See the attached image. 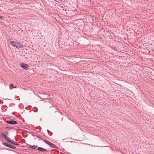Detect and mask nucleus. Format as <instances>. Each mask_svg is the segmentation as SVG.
Returning a JSON list of instances; mask_svg holds the SVG:
<instances>
[{
	"label": "nucleus",
	"instance_id": "nucleus-1",
	"mask_svg": "<svg viewBox=\"0 0 154 154\" xmlns=\"http://www.w3.org/2000/svg\"><path fill=\"white\" fill-rule=\"evenodd\" d=\"M2 143L3 145L8 148H11L13 149H15L16 148V147L15 146L11 145L9 144L6 143L2 142Z\"/></svg>",
	"mask_w": 154,
	"mask_h": 154
},
{
	"label": "nucleus",
	"instance_id": "nucleus-2",
	"mask_svg": "<svg viewBox=\"0 0 154 154\" xmlns=\"http://www.w3.org/2000/svg\"><path fill=\"white\" fill-rule=\"evenodd\" d=\"M20 66L25 70L28 69L29 67V66L28 64L23 63H21Z\"/></svg>",
	"mask_w": 154,
	"mask_h": 154
},
{
	"label": "nucleus",
	"instance_id": "nucleus-3",
	"mask_svg": "<svg viewBox=\"0 0 154 154\" xmlns=\"http://www.w3.org/2000/svg\"><path fill=\"white\" fill-rule=\"evenodd\" d=\"M7 123L11 125H15L17 124V123L16 121L14 120H8L7 121Z\"/></svg>",
	"mask_w": 154,
	"mask_h": 154
},
{
	"label": "nucleus",
	"instance_id": "nucleus-4",
	"mask_svg": "<svg viewBox=\"0 0 154 154\" xmlns=\"http://www.w3.org/2000/svg\"><path fill=\"white\" fill-rule=\"evenodd\" d=\"M37 149L39 151L42 152H46L47 151V150H46L45 149L41 147H38Z\"/></svg>",
	"mask_w": 154,
	"mask_h": 154
},
{
	"label": "nucleus",
	"instance_id": "nucleus-5",
	"mask_svg": "<svg viewBox=\"0 0 154 154\" xmlns=\"http://www.w3.org/2000/svg\"><path fill=\"white\" fill-rule=\"evenodd\" d=\"M16 47L17 48H18V47H20L22 48L23 47L22 44L21 43H20V42H18L17 41V42L16 43Z\"/></svg>",
	"mask_w": 154,
	"mask_h": 154
},
{
	"label": "nucleus",
	"instance_id": "nucleus-6",
	"mask_svg": "<svg viewBox=\"0 0 154 154\" xmlns=\"http://www.w3.org/2000/svg\"><path fill=\"white\" fill-rule=\"evenodd\" d=\"M17 42V41L14 42V41H11L10 42V44L11 45H12L14 47H16V43Z\"/></svg>",
	"mask_w": 154,
	"mask_h": 154
},
{
	"label": "nucleus",
	"instance_id": "nucleus-7",
	"mask_svg": "<svg viewBox=\"0 0 154 154\" xmlns=\"http://www.w3.org/2000/svg\"><path fill=\"white\" fill-rule=\"evenodd\" d=\"M1 135L3 137L5 138V137H7V135H8V132H4L1 134Z\"/></svg>",
	"mask_w": 154,
	"mask_h": 154
},
{
	"label": "nucleus",
	"instance_id": "nucleus-8",
	"mask_svg": "<svg viewBox=\"0 0 154 154\" xmlns=\"http://www.w3.org/2000/svg\"><path fill=\"white\" fill-rule=\"evenodd\" d=\"M1 135L3 137L5 138V137H7V135H8V132H4L1 134Z\"/></svg>",
	"mask_w": 154,
	"mask_h": 154
},
{
	"label": "nucleus",
	"instance_id": "nucleus-9",
	"mask_svg": "<svg viewBox=\"0 0 154 154\" xmlns=\"http://www.w3.org/2000/svg\"><path fill=\"white\" fill-rule=\"evenodd\" d=\"M51 147L55 149H57L58 147L54 144L51 143V144L50 146Z\"/></svg>",
	"mask_w": 154,
	"mask_h": 154
},
{
	"label": "nucleus",
	"instance_id": "nucleus-10",
	"mask_svg": "<svg viewBox=\"0 0 154 154\" xmlns=\"http://www.w3.org/2000/svg\"><path fill=\"white\" fill-rule=\"evenodd\" d=\"M44 142L45 143L48 144L49 146H50L51 144V143L49 141L46 140H44Z\"/></svg>",
	"mask_w": 154,
	"mask_h": 154
},
{
	"label": "nucleus",
	"instance_id": "nucleus-11",
	"mask_svg": "<svg viewBox=\"0 0 154 154\" xmlns=\"http://www.w3.org/2000/svg\"><path fill=\"white\" fill-rule=\"evenodd\" d=\"M14 142H15L13 140H8V143H11L13 144H14Z\"/></svg>",
	"mask_w": 154,
	"mask_h": 154
},
{
	"label": "nucleus",
	"instance_id": "nucleus-12",
	"mask_svg": "<svg viewBox=\"0 0 154 154\" xmlns=\"http://www.w3.org/2000/svg\"><path fill=\"white\" fill-rule=\"evenodd\" d=\"M29 146L30 148H32V149H35V146H32V145H29Z\"/></svg>",
	"mask_w": 154,
	"mask_h": 154
},
{
	"label": "nucleus",
	"instance_id": "nucleus-13",
	"mask_svg": "<svg viewBox=\"0 0 154 154\" xmlns=\"http://www.w3.org/2000/svg\"><path fill=\"white\" fill-rule=\"evenodd\" d=\"M5 139H6V140H7V142H8V140H10V139H9V137H7H7H5Z\"/></svg>",
	"mask_w": 154,
	"mask_h": 154
},
{
	"label": "nucleus",
	"instance_id": "nucleus-14",
	"mask_svg": "<svg viewBox=\"0 0 154 154\" xmlns=\"http://www.w3.org/2000/svg\"><path fill=\"white\" fill-rule=\"evenodd\" d=\"M13 144L14 145H16V146L19 145L18 143H17V142H14Z\"/></svg>",
	"mask_w": 154,
	"mask_h": 154
},
{
	"label": "nucleus",
	"instance_id": "nucleus-15",
	"mask_svg": "<svg viewBox=\"0 0 154 154\" xmlns=\"http://www.w3.org/2000/svg\"><path fill=\"white\" fill-rule=\"evenodd\" d=\"M3 18V17L2 16L0 15V19H2Z\"/></svg>",
	"mask_w": 154,
	"mask_h": 154
},
{
	"label": "nucleus",
	"instance_id": "nucleus-16",
	"mask_svg": "<svg viewBox=\"0 0 154 154\" xmlns=\"http://www.w3.org/2000/svg\"><path fill=\"white\" fill-rule=\"evenodd\" d=\"M37 110H38L36 108V109L35 110H34V112H37Z\"/></svg>",
	"mask_w": 154,
	"mask_h": 154
},
{
	"label": "nucleus",
	"instance_id": "nucleus-17",
	"mask_svg": "<svg viewBox=\"0 0 154 154\" xmlns=\"http://www.w3.org/2000/svg\"><path fill=\"white\" fill-rule=\"evenodd\" d=\"M36 136L37 138H40V137H39V136Z\"/></svg>",
	"mask_w": 154,
	"mask_h": 154
}]
</instances>
